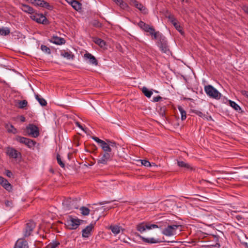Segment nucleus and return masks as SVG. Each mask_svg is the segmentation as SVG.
Returning <instances> with one entry per match:
<instances>
[{"mask_svg": "<svg viewBox=\"0 0 248 248\" xmlns=\"http://www.w3.org/2000/svg\"><path fill=\"white\" fill-rule=\"evenodd\" d=\"M84 58L86 60H88L90 63L97 65L98 64V62L94 56L92 55L89 52H86L84 55Z\"/></svg>", "mask_w": 248, "mask_h": 248, "instance_id": "obj_16", "label": "nucleus"}, {"mask_svg": "<svg viewBox=\"0 0 248 248\" xmlns=\"http://www.w3.org/2000/svg\"><path fill=\"white\" fill-rule=\"evenodd\" d=\"M94 42L102 48L106 46V42L100 38H94Z\"/></svg>", "mask_w": 248, "mask_h": 248, "instance_id": "obj_26", "label": "nucleus"}, {"mask_svg": "<svg viewBox=\"0 0 248 248\" xmlns=\"http://www.w3.org/2000/svg\"><path fill=\"white\" fill-rule=\"evenodd\" d=\"M168 19L169 21L174 25V24L177 23L176 19L173 15H169L168 16Z\"/></svg>", "mask_w": 248, "mask_h": 248, "instance_id": "obj_41", "label": "nucleus"}, {"mask_svg": "<svg viewBox=\"0 0 248 248\" xmlns=\"http://www.w3.org/2000/svg\"><path fill=\"white\" fill-rule=\"evenodd\" d=\"M162 99V97L160 96H157L156 97H154L153 98V100L154 102H158L159 101L160 99Z\"/></svg>", "mask_w": 248, "mask_h": 248, "instance_id": "obj_50", "label": "nucleus"}, {"mask_svg": "<svg viewBox=\"0 0 248 248\" xmlns=\"http://www.w3.org/2000/svg\"><path fill=\"white\" fill-rule=\"evenodd\" d=\"M138 2L136 0H131L130 3L131 4L134 5V6H138Z\"/></svg>", "mask_w": 248, "mask_h": 248, "instance_id": "obj_49", "label": "nucleus"}, {"mask_svg": "<svg viewBox=\"0 0 248 248\" xmlns=\"http://www.w3.org/2000/svg\"><path fill=\"white\" fill-rule=\"evenodd\" d=\"M66 1L70 5H71L72 3H73V1H74V0H66Z\"/></svg>", "mask_w": 248, "mask_h": 248, "instance_id": "obj_55", "label": "nucleus"}, {"mask_svg": "<svg viewBox=\"0 0 248 248\" xmlns=\"http://www.w3.org/2000/svg\"><path fill=\"white\" fill-rule=\"evenodd\" d=\"M243 10L245 13L248 14V6H244Z\"/></svg>", "mask_w": 248, "mask_h": 248, "instance_id": "obj_52", "label": "nucleus"}, {"mask_svg": "<svg viewBox=\"0 0 248 248\" xmlns=\"http://www.w3.org/2000/svg\"><path fill=\"white\" fill-rule=\"evenodd\" d=\"M36 226L35 222L33 221L30 220L27 222L25 226L23 231V233L24 237H28L31 234L34 229Z\"/></svg>", "mask_w": 248, "mask_h": 248, "instance_id": "obj_5", "label": "nucleus"}, {"mask_svg": "<svg viewBox=\"0 0 248 248\" xmlns=\"http://www.w3.org/2000/svg\"><path fill=\"white\" fill-rule=\"evenodd\" d=\"M80 220L69 216L66 221V226L70 230L76 229L80 224Z\"/></svg>", "mask_w": 248, "mask_h": 248, "instance_id": "obj_3", "label": "nucleus"}, {"mask_svg": "<svg viewBox=\"0 0 248 248\" xmlns=\"http://www.w3.org/2000/svg\"><path fill=\"white\" fill-rule=\"evenodd\" d=\"M181 227V226L179 225H168L162 231V233L167 236L174 235L176 234V230L180 229Z\"/></svg>", "mask_w": 248, "mask_h": 248, "instance_id": "obj_4", "label": "nucleus"}, {"mask_svg": "<svg viewBox=\"0 0 248 248\" xmlns=\"http://www.w3.org/2000/svg\"><path fill=\"white\" fill-rule=\"evenodd\" d=\"M229 104L230 106L233 108L235 110H238L241 109L240 107L235 102L230 101Z\"/></svg>", "mask_w": 248, "mask_h": 248, "instance_id": "obj_38", "label": "nucleus"}, {"mask_svg": "<svg viewBox=\"0 0 248 248\" xmlns=\"http://www.w3.org/2000/svg\"><path fill=\"white\" fill-rule=\"evenodd\" d=\"M178 109L181 113V119L182 121L186 120V113L185 109L180 106H178Z\"/></svg>", "mask_w": 248, "mask_h": 248, "instance_id": "obj_25", "label": "nucleus"}, {"mask_svg": "<svg viewBox=\"0 0 248 248\" xmlns=\"http://www.w3.org/2000/svg\"><path fill=\"white\" fill-rule=\"evenodd\" d=\"M93 25L95 26L99 27L101 24L98 21H95L94 23H93Z\"/></svg>", "mask_w": 248, "mask_h": 248, "instance_id": "obj_53", "label": "nucleus"}, {"mask_svg": "<svg viewBox=\"0 0 248 248\" xmlns=\"http://www.w3.org/2000/svg\"><path fill=\"white\" fill-rule=\"evenodd\" d=\"M109 229L115 235L119 234L122 230L121 227L118 225H111Z\"/></svg>", "mask_w": 248, "mask_h": 248, "instance_id": "obj_23", "label": "nucleus"}, {"mask_svg": "<svg viewBox=\"0 0 248 248\" xmlns=\"http://www.w3.org/2000/svg\"><path fill=\"white\" fill-rule=\"evenodd\" d=\"M30 17L32 20L35 21L38 23L46 24L48 23L46 18L42 14H32L31 15Z\"/></svg>", "mask_w": 248, "mask_h": 248, "instance_id": "obj_10", "label": "nucleus"}, {"mask_svg": "<svg viewBox=\"0 0 248 248\" xmlns=\"http://www.w3.org/2000/svg\"><path fill=\"white\" fill-rule=\"evenodd\" d=\"M160 227L156 224H146L144 223H140L137 225V230L141 232H144L146 229L151 230Z\"/></svg>", "mask_w": 248, "mask_h": 248, "instance_id": "obj_9", "label": "nucleus"}, {"mask_svg": "<svg viewBox=\"0 0 248 248\" xmlns=\"http://www.w3.org/2000/svg\"><path fill=\"white\" fill-rule=\"evenodd\" d=\"M31 3L35 5L40 6L43 7H48L49 3L44 1L43 0H30Z\"/></svg>", "mask_w": 248, "mask_h": 248, "instance_id": "obj_20", "label": "nucleus"}, {"mask_svg": "<svg viewBox=\"0 0 248 248\" xmlns=\"http://www.w3.org/2000/svg\"><path fill=\"white\" fill-rule=\"evenodd\" d=\"M27 132L31 137L36 138L39 135L38 128L33 124H29L27 127Z\"/></svg>", "mask_w": 248, "mask_h": 248, "instance_id": "obj_7", "label": "nucleus"}, {"mask_svg": "<svg viewBox=\"0 0 248 248\" xmlns=\"http://www.w3.org/2000/svg\"><path fill=\"white\" fill-rule=\"evenodd\" d=\"M25 118L24 117H21V121L22 122H24V121H25Z\"/></svg>", "mask_w": 248, "mask_h": 248, "instance_id": "obj_57", "label": "nucleus"}, {"mask_svg": "<svg viewBox=\"0 0 248 248\" xmlns=\"http://www.w3.org/2000/svg\"><path fill=\"white\" fill-rule=\"evenodd\" d=\"M60 245V243L57 241H53L46 247L45 248H56Z\"/></svg>", "mask_w": 248, "mask_h": 248, "instance_id": "obj_37", "label": "nucleus"}, {"mask_svg": "<svg viewBox=\"0 0 248 248\" xmlns=\"http://www.w3.org/2000/svg\"><path fill=\"white\" fill-rule=\"evenodd\" d=\"M71 5L77 11H78L81 9V4L77 0H74Z\"/></svg>", "mask_w": 248, "mask_h": 248, "instance_id": "obj_27", "label": "nucleus"}, {"mask_svg": "<svg viewBox=\"0 0 248 248\" xmlns=\"http://www.w3.org/2000/svg\"><path fill=\"white\" fill-rule=\"evenodd\" d=\"M138 26L144 31L150 33L153 31L154 28L150 26L148 24H146L142 21H140L138 23Z\"/></svg>", "mask_w": 248, "mask_h": 248, "instance_id": "obj_15", "label": "nucleus"}, {"mask_svg": "<svg viewBox=\"0 0 248 248\" xmlns=\"http://www.w3.org/2000/svg\"><path fill=\"white\" fill-rule=\"evenodd\" d=\"M49 41L53 44L58 45L64 44L65 43V41L63 38L55 36H53L49 40Z\"/></svg>", "mask_w": 248, "mask_h": 248, "instance_id": "obj_18", "label": "nucleus"}, {"mask_svg": "<svg viewBox=\"0 0 248 248\" xmlns=\"http://www.w3.org/2000/svg\"><path fill=\"white\" fill-rule=\"evenodd\" d=\"M21 9L24 12L26 13H28L32 15L34 13L33 9L28 5L22 4L21 5Z\"/></svg>", "mask_w": 248, "mask_h": 248, "instance_id": "obj_21", "label": "nucleus"}, {"mask_svg": "<svg viewBox=\"0 0 248 248\" xmlns=\"http://www.w3.org/2000/svg\"><path fill=\"white\" fill-rule=\"evenodd\" d=\"M76 125L81 129H83L82 126L79 124L78 122L76 123Z\"/></svg>", "mask_w": 248, "mask_h": 248, "instance_id": "obj_54", "label": "nucleus"}, {"mask_svg": "<svg viewBox=\"0 0 248 248\" xmlns=\"http://www.w3.org/2000/svg\"><path fill=\"white\" fill-rule=\"evenodd\" d=\"M35 98L37 100L39 104L42 106H46L47 104L46 101L39 95H35Z\"/></svg>", "mask_w": 248, "mask_h": 248, "instance_id": "obj_29", "label": "nucleus"}, {"mask_svg": "<svg viewBox=\"0 0 248 248\" xmlns=\"http://www.w3.org/2000/svg\"><path fill=\"white\" fill-rule=\"evenodd\" d=\"M158 46L161 50L165 53H167L169 51L167 42L163 38L162 39V41L161 40L158 42Z\"/></svg>", "mask_w": 248, "mask_h": 248, "instance_id": "obj_12", "label": "nucleus"}, {"mask_svg": "<svg viewBox=\"0 0 248 248\" xmlns=\"http://www.w3.org/2000/svg\"><path fill=\"white\" fill-rule=\"evenodd\" d=\"M6 175L9 177H11L12 176V173L9 170H7L6 171Z\"/></svg>", "mask_w": 248, "mask_h": 248, "instance_id": "obj_51", "label": "nucleus"}, {"mask_svg": "<svg viewBox=\"0 0 248 248\" xmlns=\"http://www.w3.org/2000/svg\"><path fill=\"white\" fill-rule=\"evenodd\" d=\"M6 154L10 157L14 159L17 158L19 156H21L19 152L13 147H8L6 149Z\"/></svg>", "mask_w": 248, "mask_h": 248, "instance_id": "obj_11", "label": "nucleus"}, {"mask_svg": "<svg viewBox=\"0 0 248 248\" xmlns=\"http://www.w3.org/2000/svg\"><path fill=\"white\" fill-rule=\"evenodd\" d=\"M5 206H7V207L11 208L12 206L13 203L12 201H6L5 202Z\"/></svg>", "mask_w": 248, "mask_h": 248, "instance_id": "obj_47", "label": "nucleus"}, {"mask_svg": "<svg viewBox=\"0 0 248 248\" xmlns=\"http://www.w3.org/2000/svg\"><path fill=\"white\" fill-rule=\"evenodd\" d=\"M135 7L137 8L138 9H139L140 11H142L144 13H146V9L141 3H138V6Z\"/></svg>", "mask_w": 248, "mask_h": 248, "instance_id": "obj_42", "label": "nucleus"}, {"mask_svg": "<svg viewBox=\"0 0 248 248\" xmlns=\"http://www.w3.org/2000/svg\"><path fill=\"white\" fill-rule=\"evenodd\" d=\"M62 205L64 208L66 210L72 209H78V201L77 199H72L69 198L62 202Z\"/></svg>", "mask_w": 248, "mask_h": 248, "instance_id": "obj_1", "label": "nucleus"}, {"mask_svg": "<svg viewBox=\"0 0 248 248\" xmlns=\"http://www.w3.org/2000/svg\"><path fill=\"white\" fill-rule=\"evenodd\" d=\"M0 185L8 191H10L12 189L11 185L6 179L1 176H0Z\"/></svg>", "mask_w": 248, "mask_h": 248, "instance_id": "obj_14", "label": "nucleus"}, {"mask_svg": "<svg viewBox=\"0 0 248 248\" xmlns=\"http://www.w3.org/2000/svg\"><path fill=\"white\" fill-rule=\"evenodd\" d=\"M100 147L102 148L104 152H109L111 153V149L109 145L106 143L105 141H103L101 144L100 145Z\"/></svg>", "mask_w": 248, "mask_h": 248, "instance_id": "obj_22", "label": "nucleus"}, {"mask_svg": "<svg viewBox=\"0 0 248 248\" xmlns=\"http://www.w3.org/2000/svg\"><path fill=\"white\" fill-rule=\"evenodd\" d=\"M115 1L117 4L119 5L123 9L127 7V5L126 3L124 2L123 0H113Z\"/></svg>", "mask_w": 248, "mask_h": 248, "instance_id": "obj_36", "label": "nucleus"}, {"mask_svg": "<svg viewBox=\"0 0 248 248\" xmlns=\"http://www.w3.org/2000/svg\"><path fill=\"white\" fill-rule=\"evenodd\" d=\"M5 127L9 133L16 134L17 132L16 129L11 124H6Z\"/></svg>", "mask_w": 248, "mask_h": 248, "instance_id": "obj_24", "label": "nucleus"}, {"mask_svg": "<svg viewBox=\"0 0 248 248\" xmlns=\"http://www.w3.org/2000/svg\"><path fill=\"white\" fill-rule=\"evenodd\" d=\"M80 210L83 216H88L90 214V209L87 207L82 206L80 208Z\"/></svg>", "mask_w": 248, "mask_h": 248, "instance_id": "obj_33", "label": "nucleus"}, {"mask_svg": "<svg viewBox=\"0 0 248 248\" xmlns=\"http://www.w3.org/2000/svg\"><path fill=\"white\" fill-rule=\"evenodd\" d=\"M93 139L95 140L96 142H97L99 144V145L101 144V143L104 141V140H102L100 139H99L98 138L96 137H93Z\"/></svg>", "mask_w": 248, "mask_h": 248, "instance_id": "obj_46", "label": "nucleus"}, {"mask_svg": "<svg viewBox=\"0 0 248 248\" xmlns=\"http://www.w3.org/2000/svg\"><path fill=\"white\" fill-rule=\"evenodd\" d=\"M183 1H184V0H182Z\"/></svg>", "mask_w": 248, "mask_h": 248, "instance_id": "obj_58", "label": "nucleus"}, {"mask_svg": "<svg viewBox=\"0 0 248 248\" xmlns=\"http://www.w3.org/2000/svg\"><path fill=\"white\" fill-rule=\"evenodd\" d=\"M14 248H29L28 243L23 239H19L16 242Z\"/></svg>", "mask_w": 248, "mask_h": 248, "instance_id": "obj_17", "label": "nucleus"}, {"mask_svg": "<svg viewBox=\"0 0 248 248\" xmlns=\"http://www.w3.org/2000/svg\"><path fill=\"white\" fill-rule=\"evenodd\" d=\"M241 93L242 95L245 96L246 98L248 99V91H245V90H242L241 91Z\"/></svg>", "mask_w": 248, "mask_h": 248, "instance_id": "obj_48", "label": "nucleus"}, {"mask_svg": "<svg viewBox=\"0 0 248 248\" xmlns=\"http://www.w3.org/2000/svg\"><path fill=\"white\" fill-rule=\"evenodd\" d=\"M149 33L151 35H152L153 36L154 39H156L158 38L159 37H160V40L161 39H162L161 38H162V36L160 34L159 32V31H155L154 29H153V31L150 32Z\"/></svg>", "mask_w": 248, "mask_h": 248, "instance_id": "obj_31", "label": "nucleus"}, {"mask_svg": "<svg viewBox=\"0 0 248 248\" xmlns=\"http://www.w3.org/2000/svg\"><path fill=\"white\" fill-rule=\"evenodd\" d=\"M192 112L201 117H203L205 116L202 112L198 110H193Z\"/></svg>", "mask_w": 248, "mask_h": 248, "instance_id": "obj_44", "label": "nucleus"}, {"mask_svg": "<svg viewBox=\"0 0 248 248\" xmlns=\"http://www.w3.org/2000/svg\"><path fill=\"white\" fill-rule=\"evenodd\" d=\"M206 93L210 97L218 99L220 98L221 93L211 85H207L204 87Z\"/></svg>", "mask_w": 248, "mask_h": 248, "instance_id": "obj_2", "label": "nucleus"}, {"mask_svg": "<svg viewBox=\"0 0 248 248\" xmlns=\"http://www.w3.org/2000/svg\"><path fill=\"white\" fill-rule=\"evenodd\" d=\"M141 162L142 165L145 167H150L151 166L150 162L147 160H141Z\"/></svg>", "mask_w": 248, "mask_h": 248, "instance_id": "obj_45", "label": "nucleus"}, {"mask_svg": "<svg viewBox=\"0 0 248 248\" xmlns=\"http://www.w3.org/2000/svg\"><path fill=\"white\" fill-rule=\"evenodd\" d=\"M111 153L104 152L102 155L97 160V164L100 165H106L108 162L111 160L112 158Z\"/></svg>", "mask_w": 248, "mask_h": 248, "instance_id": "obj_8", "label": "nucleus"}, {"mask_svg": "<svg viewBox=\"0 0 248 248\" xmlns=\"http://www.w3.org/2000/svg\"><path fill=\"white\" fill-rule=\"evenodd\" d=\"M16 140L20 143L25 144L29 148H33L36 144L34 140L21 136L16 137Z\"/></svg>", "mask_w": 248, "mask_h": 248, "instance_id": "obj_6", "label": "nucleus"}, {"mask_svg": "<svg viewBox=\"0 0 248 248\" xmlns=\"http://www.w3.org/2000/svg\"><path fill=\"white\" fill-rule=\"evenodd\" d=\"M108 202L104 201V202H100V203H99V204H100V205H103V204H105V203H108Z\"/></svg>", "mask_w": 248, "mask_h": 248, "instance_id": "obj_56", "label": "nucleus"}, {"mask_svg": "<svg viewBox=\"0 0 248 248\" xmlns=\"http://www.w3.org/2000/svg\"><path fill=\"white\" fill-rule=\"evenodd\" d=\"M140 238L144 242L149 244H156L162 242V241L160 240L159 239H155L153 237L145 238L144 237L140 236Z\"/></svg>", "mask_w": 248, "mask_h": 248, "instance_id": "obj_19", "label": "nucleus"}, {"mask_svg": "<svg viewBox=\"0 0 248 248\" xmlns=\"http://www.w3.org/2000/svg\"><path fill=\"white\" fill-rule=\"evenodd\" d=\"M142 92L144 93V94L148 98L151 97V95L153 94L152 91L149 90L145 87H143L142 88Z\"/></svg>", "mask_w": 248, "mask_h": 248, "instance_id": "obj_28", "label": "nucleus"}, {"mask_svg": "<svg viewBox=\"0 0 248 248\" xmlns=\"http://www.w3.org/2000/svg\"><path fill=\"white\" fill-rule=\"evenodd\" d=\"M10 30L8 28H0V34L1 35H6L10 33Z\"/></svg>", "mask_w": 248, "mask_h": 248, "instance_id": "obj_32", "label": "nucleus"}, {"mask_svg": "<svg viewBox=\"0 0 248 248\" xmlns=\"http://www.w3.org/2000/svg\"><path fill=\"white\" fill-rule=\"evenodd\" d=\"M57 160L58 163L62 168H64L65 165L64 163L62 161L60 155L59 154L57 155Z\"/></svg>", "mask_w": 248, "mask_h": 248, "instance_id": "obj_40", "label": "nucleus"}, {"mask_svg": "<svg viewBox=\"0 0 248 248\" xmlns=\"http://www.w3.org/2000/svg\"><path fill=\"white\" fill-rule=\"evenodd\" d=\"M61 55L67 59H73L74 57V55L71 52L64 51L61 53Z\"/></svg>", "mask_w": 248, "mask_h": 248, "instance_id": "obj_30", "label": "nucleus"}, {"mask_svg": "<svg viewBox=\"0 0 248 248\" xmlns=\"http://www.w3.org/2000/svg\"><path fill=\"white\" fill-rule=\"evenodd\" d=\"M177 165H178V166H179L180 167L185 168L186 169L190 168V165L188 164H187L183 161H178Z\"/></svg>", "mask_w": 248, "mask_h": 248, "instance_id": "obj_35", "label": "nucleus"}, {"mask_svg": "<svg viewBox=\"0 0 248 248\" xmlns=\"http://www.w3.org/2000/svg\"><path fill=\"white\" fill-rule=\"evenodd\" d=\"M173 26H174L175 29L179 32H180L181 34H183L184 33V32L183 31V30H182V28L181 27V26L178 23H176L174 24V25Z\"/></svg>", "mask_w": 248, "mask_h": 248, "instance_id": "obj_43", "label": "nucleus"}, {"mask_svg": "<svg viewBox=\"0 0 248 248\" xmlns=\"http://www.w3.org/2000/svg\"><path fill=\"white\" fill-rule=\"evenodd\" d=\"M94 225L93 224H90L89 225L87 226L82 231V237L85 238L88 237L91 235V232L92 231Z\"/></svg>", "mask_w": 248, "mask_h": 248, "instance_id": "obj_13", "label": "nucleus"}, {"mask_svg": "<svg viewBox=\"0 0 248 248\" xmlns=\"http://www.w3.org/2000/svg\"><path fill=\"white\" fill-rule=\"evenodd\" d=\"M40 48L42 51L45 52L46 54H51V50L50 49L47 47V46L42 45L40 46Z\"/></svg>", "mask_w": 248, "mask_h": 248, "instance_id": "obj_34", "label": "nucleus"}, {"mask_svg": "<svg viewBox=\"0 0 248 248\" xmlns=\"http://www.w3.org/2000/svg\"><path fill=\"white\" fill-rule=\"evenodd\" d=\"M28 102L26 100L20 101L19 102L18 108H23L27 106Z\"/></svg>", "mask_w": 248, "mask_h": 248, "instance_id": "obj_39", "label": "nucleus"}]
</instances>
